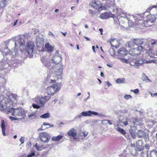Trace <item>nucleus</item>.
Here are the masks:
<instances>
[{
    "instance_id": "obj_1",
    "label": "nucleus",
    "mask_w": 157,
    "mask_h": 157,
    "mask_svg": "<svg viewBox=\"0 0 157 157\" xmlns=\"http://www.w3.org/2000/svg\"><path fill=\"white\" fill-rule=\"evenodd\" d=\"M19 97L15 94L12 93L7 98L4 99L0 96V110L7 109L9 112L13 110V108L17 102Z\"/></svg>"
},
{
    "instance_id": "obj_2",
    "label": "nucleus",
    "mask_w": 157,
    "mask_h": 157,
    "mask_svg": "<svg viewBox=\"0 0 157 157\" xmlns=\"http://www.w3.org/2000/svg\"><path fill=\"white\" fill-rule=\"evenodd\" d=\"M103 1L106 2V5L108 7H113V9L116 10L117 13V16L121 17V16H123L124 17H127V13L120 8H116L115 6L114 0H103Z\"/></svg>"
},
{
    "instance_id": "obj_3",
    "label": "nucleus",
    "mask_w": 157,
    "mask_h": 157,
    "mask_svg": "<svg viewBox=\"0 0 157 157\" xmlns=\"http://www.w3.org/2000/svg\"><path fill=\"white\" fill-rule=\"evenodd\" d=\"M24 38L23 36H18L15 37L16 41L15 42V46L13 49L12 50L11 53L13 54L14 53L15 55H16L17 53L18 50V47L17 43H19L20 48L24 46L25 42Z\"/></svg>"
},
{
    "instance_id": "obj_4",
    "label": "nucleus",
    "mask_w": 157,
    "mask_h": 157,
    "mask_svg": "<svg viewBox=\"0 0 157 157\" xmlns=\"http://www.w3.org/2000/svg\"><path fill=\"white\" fill-rule=\"evenodd\" d=\"M50 98L51 97L49 95L45 96L44 97L42 95H39L35 98L34 101L36 104L40 105L41 107H44L45 103L48 101Z\"/></svg>"
},
{
    "instance_id": "obj_5",
    "label": "nucleus",
    "mask_w": 157,
    "mask_h": 157,
    "mask_svg": "<svg viewBox=\"0 0 157 157\" xmlns=\"http://www.w3.org/2000/svg\"><path fill=\"white\" fill-rule=\"evenodd\" d=\"M61 85L60 83L55 84L53 86L47 88V92L48 95H53L57 92L60 89Z\"/></svg>"
},
{
    "instance_id": "obj_6",
    "label": "nucleus",
    "mask_w": 157,
    "mask_h": 157,
    "mask_svg": "<svg viewBox=\"0 0 157 157\" xmlns=\"http://www.w3.org/2000/svg\"><path fill=\"white\" fill-rule=\"evenodd\" d=\"M156 43V41L152 39H149L148 40V48H149V51H148V56H149L151 58H155V56L157 55H155L154 51L153 49Z\"/></svg>"
},
{
    "instance_id": "obj_7",
    "label": "nucleus",
    "mask_w": 157,
    "mask_h": 157,
    "mask_svg": "<svg viewBox=\"0 0 157 157\" xmlns=\"http://www.w3.org/2000/svg\"><path fill=\"white\" fill-rule=\"evenodd\" d=\"M13 107L14 106L13 108V110L11 112H9L7 109H5L3 111L6 112L8 114L11 113L13 116H22L24 114V111L22 108L19 107L17 109H14Z\"/></svg>"
},
{
    "instance_id": "obj_8",
    "label": "nucleus",
    "mask_w": 157,
    "mask_h": 157,
    "mask_svg": "<svg viewBox=\"0 0 157 157\" xmlns=\"http://www.w3.org/2000/svg\"><path fill=\"white\" fill-rule=\"evenodd\" d=\"M43 64L47 68H49L50 70L54 68L55 65H52V63H51L50 61L49 58L48 56H46L42 57L41 59Z\"/></svg>"
},
{
    "instance_id": "obj_9",
    "label": "nucleus",
    "mask_w": 157,
    "mask_h": 157,
    "mask_svg": "<svg viewBox=\"0 0 157 157\" xmlns=\"http://www.w3.org/2000/svg\"><path fill=\"white\" fill-rule=\"evenodd\" d=\"M39 136L40 140L44 142H48L50 139L49 135L45 132L40 133Z\"/></svg>"
},
{
    "instance_id": "obj_10",
    "label": "nucleus",
    "mask_w": 157,
    "mask_h": 157,
    "mask_svg": "<svg viewBox=\"0 0 157 157\" xmlns=\"http://www.w3.org/2000/svg\"><path fill=\"white\" fill-rule=\"evenodd\" d=\"M55 74L50 73L48 75L46 78V81L47 82L50 83H55L56 79L58 77Z\"/></svg>"
},
{
    "instance_id": "obj_11",
    "label": "nucleus",
    "mask_w": 157,
    "mask_h": 157,
    "mask_svg": "<svg viewBox=\"0 0 157 157\" xmlns=\"http://www.w3.org/2000/svg\"><path fill=\"white\" fill-rule=\"evenodd\" d=\"M130 146L132 147H134L136 151H141L142 148V142L140 140H138L136 142V144L133 143H131Z\"/></svg>"
},
{
    "instance_id": "obj_12",
    "label": "nucleus",
    "mask_w": 157,
    "mask_h": 157,
    "mask_svg": "<svg viewBox=\"0 0 157 157\" xmlns=\"http://www.w3.org/2000/svg\"><path fill=\"white\" fill-rule=\"evenodd\" d=\"M144 61L142 59H139L138 60L133 59L132 61L130 60L129 63L131 66H133L136 68L141 66L143 63Z\"/></svg>"
},
{
    "instance_id": "obj_13",
    "label": "nucleus",
    "mask_w": 157,
    "mask_h": 157,
    "mask_svg": "<svg viewBox=\"0 0 157 157\" xmlns=\"http://www.w3.org/2000/svg\"><path fill=\"white\" fill-rule=\"evenodd\" d=\"M34 45L33 42L31 41H28L26 44L25 50L29 54H31L34 50Z\"/></svg>"
},
{
    "instance_id": "obj_14",
    "label": "nucleus",
    "mask_w": 157,
    "mask_h": 157,
    "mask_svg": "<svg viewBox=\"0 0 157 157\" xmlns=\"http://www.w3.org/2000/svg\"><path fill=\"white\" fill-rule=\"evenodd\" d=\"M148 13L157 16V4L155 5H151L148 8Z\"/></svg>"
},
{
    "instance_id": "obj_15",
    "label": "nucleus",
    "mask_w": 157,
    "mask_h": 157,
    "mask_svg": "<svg viewBox=\"0 0 157 157\" xmlns=\"http://www.w3.org/2000/svg\"><path fill=\"white\" fill-rule=\"evenodd\" d=\"M90 4L91 6L96 9L99 10L101 9L103 10L102 7L101 6V4L98 1H97L94 2H91Z\"/></svg>"
},
{
    "instance_id": "obj_16",
    "label": "nucleus",
    "mask_w": 157,
    "mask_h": 157,
    "mask_svg": "<svg viewBox=\"0 0 157 157\" xmlns=\"http://www.w3.org/2000/svg\"><path fill=\"white\" fill-rule=\"evenodd\" d=\"M100 17L102 19H107L109 18V17H112L114 18V21L116 20V18L115 17L114 15V14H110L109 13L106 12L101 13L100 16Z\"/></svg>"
},
{
    "instance_id": "obj_17",
    "label": "nucleus",
    "mask_w": 157,
    "mask_h": 157,
    "mask_svg": "<svg viewBox=\"0 0 157 157\" xmlns=\"http://www.w3.org/2000/svg\"><path fill=\"white\" fill-rule=\"evenodd\" d=\"M62 57L58 55L54 56L51 59L52 62L56 64H58L62 60Z\"/></svg>"
},
{
    "instance_id": "obj_18",
    "label": "nucleus",
    "mask_w": 157,
    "mask_h": 157,
    "mask_svg": "<svg viewBox=\"0 0 157 157\" xmlns=\"http://www.w3.org/2000/svg\"><path fill=\"white\" fill-rule=\"evenodd\" d=\"M82 115L84 117L90 116L92 115H94L96 116L98 115V113L89 110L86 111H84L81 113Z\"/></svg>"
},
{
    "instance_id": "obj_19",
    "label": "nucleus",
    "mask_w": 157,
    "mask_h": 157,
    "mask_svg": "<svg viewBox=\"0 0 157 157\" xmlns=\"http://www.w3.org/2000/svg\"><path fill=\"white\" fill-rule=\"evenodd\" d=\"M156 20L155 16L153 14L148 15V27L152 25V24H149L148 23H153Z\"/></svg>"
},
{
    "instance_id": "obj_20",
    "label": "nucleus",
    "mask_w": 157,
    "mask_h": 157,
    "mask_svg": "<svg viewBox=\"0 0 157 157\" xmlns=\"http://www.w3.org/2000/svg\"><path fill=\"white\" fill-rule=\"evenodd\" d=\"M128 21V22L129 21H131L129 20L128 18L127 17H124L123 16H121L118 19V22H119L120 24H124L126 22Z\"/></svg>"
},
{
    "instance_id": "obj_21",
    "label": "nucleus",
    "mask_w": 157,
    "mask_h": 157,
    "mask_svg": "<svg viewBox=\"0 0 157 157\" xmlns=\"http://www.w3.org/2000/svg\"><path fill=\"white\" fill-rule=\"evenodd\" d=\"M128 122L127 119L124 118V117H121L119 119V122L117 125H123V124L124 126H126L128 125Z\"/></svg>"
},
{
    "instance_id": "obj_22",
    "label": "nucleus",
    "mask_w": 157,
    "mask_h": 157,
    "mask_svg": "<svg viewBox=\"0 0 157 157\" xmlns=\"http://www.w3.org/2000/svg\"><path fill=\"white\" fill-rule=\"evenodd\" d=\"M63 67V65H60V67H57V69L56 70V74L58 77H60L62 76V75L61 74L62 73Z\"/></svg>"
},
{
    "instance_id": "obj_23",
    "label": "nucleus",
    "mask_w": 157,
    "mask_h": 157,
    "mask_svg": "<svg viewBox=\"0 0 157 157\" xmlns=\"http://www.w3.org/2000/svg\"><path fill=\"white\" fill-rule=\"evenodd\" d=\"M117 52L119 54L120 56H123L126 55L128 52L127 51H126L124 48H121L118 49Z\"/></svg>"
},
{
    "instance_id": "obj_24",
    "label": "nucleus",
    "mask_w": 157,
    "mask_h": 157,
    "mask_svg": "<svg viewBox=\"0 0 157 157\" xmlns=\"http://www.w3.org/2000/svg\"><path fill=\"white\" fill-rule=\"evenodd\" d=\"M67 135L70 136L74 137L77 135V132L74 128H72L68 132Z\"/></svg>"
},
{
    "instance_id": "obj_25",
    "label": "nucleus",
    "mask_w": 157,
    "mask_h": 157,
    "mask_svg": "<svg viewBox=\"0 0 157 157\" xmlns=\"http://www.w3.org/2000/svg\"><path fill=\"white\" fill-rule=\"evenodd\" d=\"M133 42L134 44L138 46L144 43L143 40L140 38L134 39Z\"/></svg>"
},
{
    "instance_id": "obj_26",
    "label": "nucleus",
    "mask_w": 157,
    "mask_h": 157,
    "mask_svg": "<svg viewBox=\"0 0 157 157\" xmlns=\"http://www.w3.org/2000/svg\"><path fill=\"white\" fill-rule=\"evenodd\" d=\"M46 50L48 52H51L53 50V47L49 43H46L45 45Z\"/></svg>"
},
{
    "instance_id": "obj_27",
    "label": "nucleus",
    "mask_w": 157,
    "mask_h": 157,
    "mask_svg": "<svg viewBox=\"0 0 157 157\" xmlns=\"http://www.w3.org/2000/svg\"><path fill=\"white\" fill-rule=\"evenodd\" d=\"M114 128L117 131L121 132V133L123 135H125L126 134V132L123 129L119 127L118 125H117V126H115L114 127Z\"/></svg>"
},
{
    "instance_id": "obj_28",
    "label": "nucleus",
    "mask_w": 157,
    "mask_h": 157,
    "mask_svg": "<svg viewBox=\"0 0 157 157\" xmlns=\"http://www.w3.org/2000/svg\"><path fill=\"white\" fill-rule=\"evenodd\" d=\"M1 127L2 128V130L3 133V135L4 136H5L6 135L5 133V129L6 127L5 124V122L4 121V120H2L1 121Z\"/></svg>"
},
{
    "instance_id": "obj_29",
    "label": "nucleus",
    "mask_w": 157,
    "mask_h": 157,
    "mask_svg": "<svg viewBox=\"0 0 157 157\" xmlns=\"http://www.w3.org/2000/svg\"><path fill=\"white\" fill-rule=\"evenodd\" d=\"M146 133L142 130H138L137 132V135L138 138H141L145 136Z\"/></svg>"
},
{
    "instance_id": "obj_30",
    "label": "nucleus",
    "mask_w": 157,
    "mask_h": 157,
    "mask_svg": "<svg viewBox=\"0 0 157 157\" xmlns=\"http://www.w3.org/2000/svg\"><path fill=\"white\" fill-rule=\"evenodd\" d=\"M63 137V136L62 135H58L56 136H53L52 137V141H58L62 139Z\"/></svg>"
},
{
    "instance_id": "obj_31",
    "label": "nucleus",
    "mask_w": 157,
    "mask_h": 157,
    "mask_svg": "<svg viewBox=\"0 0 157 157\" xmlns=\"http://www.w3.org/2000/svg\"><path fill=\"white\" fill-rule=\"evenodd\" d=\"M6 77H0V83L1 85H4L6 83Z\"/></svg>"
},
{
    "instance_id": "obj_32",
    "label": "nucleus",
    "mask_w": 157,
    "mask_h": 157,
    "mask_svg": "<svg viewBox=\"0 0 157 157\" xmlns=\"http://www.w3.org/2000/svg\"><path fill=\"white\" fill-rule=\"evenodd\" d=\"M133 124L138 125H140L142 124L140 121L136 118L133 119Z\"/></svg>"
},
{
    "instance_id": "obj_33",
    "label": "nucleus",
    "mask_w": 157,
    "mask_h": 157,
    "mask_svg": "<svg viewBox=\"0 0 157 157\" xmlns=\"http://www.w3.org/2000/svg\"><path fill=\"white\" fill-rule=\"evenodd\" d=\"M133 49L135 51L136 50L138 51H144V50H146V48L145 47H143L141 45H140L136 49Z\"/></svg>"
},
{
    "instance_id": "obj_34",
    "label": "nucleus",
    "mask_w": 157,
    "mask_h": 157,
    "mask_svg": "<svg viewBox=\"0 0 157 157\" xmlns=\"http://www.w3.org/2000/svg\"><path fill=\"white\" fill-rule=\"evenodd\" d=\"M150 157H157V151L152 150L150 153Z\"/></svg>"
},
{
    "instance_id": "obj_35",
    "label": "nucleus",
    "mask_w": 157,
    "mask_h": 157,
    "mask_svg": "<svg viewBox=\"0 0 157 157\" xmlns=\"http://www.w3.org/2000/svg\"><path fill=\"white\" fill-rule=\"evenodd\" d=\"M125 79L124 78H119L116 79V82L118 84H122L124 83Z\"/></svg>"
},
{
    "instance_id": "obj_36",
    "label": "nucleus",
    "mask_w": 157,
    "mask_h": 157,
    "mask_svg": "<svg viewBox=\"0 0 157 157\" xmlns=\"http://www.w3.org/2000/svg\"><path fill=\"white\" fill-rule=\"evenodd\" d=\"M36 113L35 112H32L31 114L28 115V118L32 120L35 119L36 117Z\"/></svg>"
},
{
    "instance_id": "obj_37",
    "label": "nucleus",
    "mask_w": 157,
    "mask_h": 157,
    "mask_svg": "<svg viewBox=\"0 0 157 157\" xmlns=\"http://www.w3.org/2000/svg\"><path fill=\"white\" fill-rule=\"evenodd\" d=\"M10 52H11V51H10L8 48L6 47V48L4 50V51L2 52V54L4 56V53L6 55H7Z\"/></svg>"
},
{
    "instance_id": "obj_38",
    "label": "nucleus",
    "mask_w": 157,
    "mask_h": 157,
    "mask_svg": "<svg viewBox=\"0 0 157 157\" xmlns=\"http://www.w3.org/2000/svg\"><path fill=\"white\" fill-rule=\"evenodd\" d=\"M146 13L145 12H144L143 14L140 15V16L142 17L143 18V19L144 21V24H145V22L147 23V16L145 15V13Z\"/></svg>"
},
{
    "instance_id": "obj_39",
    "label": "nucleus",
    "mask_w": 157,
    "mask_h": 157,
    "mask_svg": "<svg viewBox=\"0 0 157 157\" xmlns=\"http://www.w3.org/2000/svg\"><path fill=\"white\" fill-rule=\"evenodd\" d=\"M50 116V114L48 113H46L40 116V117L42 118L46 119L49 118Z\"/></svg>"
},
{
    "instance_id": "obj_40",
    "label": "nucleus",
    "mask_w": 157,
    "mask_h": 157,
    "mask_svg": "<svg viewBox=\"0 0 157 157\" xmlns=\"http://www.w3.org/2000/svg\"><path fill=\"white\" fill-rule=\"evenodd\" d=\"M6 3V0H0V6L1 7H3Z\"/></svg>"
},
{
    "instance_id": "obj_41",
    "label": "nucleus",
    "mask_w": 157,
    "mask_h": 157,
    "mask_svg": "<svg viewBox=\"0 0 157 157\" xmlns=\"http://www.w3.org/2000/svg\"><path fill=\"white\" fill-rule=\"evenodd\" d=\"M133 42L128 41L126 44V46L129 48H131L133 46Z\"/></svg>"
},
{
    "instance_id": "obj_42",
    "label": "nucleus",
    "mask_w": 157,
    "mask_h": 157,
    "mask_svg": "<svg viewBox=\"0 0 157 157\" xmlns=\"http://www.w3.org/2000/svg\"><path fill=\"white\" fill-rule=\"evenodd\" d=\"M13 19V17L11 16L10 15H9L7 17V20L8 21L10 22L12 21Z\"/></svg>"
},
{
    "instance_id": "obj_43",
    "label": "nucleus",
    "mask_w": 157,
    "mask_h": 157,
    "mask_svg": "<svg viewBox=\"0 0 157 157\" xmlns=\"http://www.w3.org/2000/svg\"><path fill=\"white\" fill-rule=\"evenodd\" d=\"M88 133V132L86 131L81 132L80 133V135L81 136H83L84 137H85L87 135Z\"/></svg>"
},
{
    "instance_id": "obj_44",
    "label": "nucleus",
    "mask_w": 157,
    "mask_h": 157,
    "mask_svg": "<svg viewBox=\"0 0 157 157\" xmlns=\"http://www.w3.org/2000/svg\"><path fill=\"white\" fill-rule=\"evenodd\" d=\"M32 106L34 108L39 109L40 108V105H39L38 104H36L35 103H33L32 104Z\"/></svg>"
},
{
    "instance_id": "obj_45",
    "label": "nucleus",
    "mask_w": 157,
    "mask_h": 157,
    "mask_svg": "<svg viewBox=\"0 0 157 157\" xmlns=\"http://www.w3.org/2000/svg\"><path fill=\"white\" fill-rule=\"evenodd\" d=\"M43 125L44 126L48 125L49 126V127H47V128H48L49 127H53L54 125L53 124H50L48 123L47 122H44L43 123Z\"/></svg>"
},
{
    "instance_id": "obj_46",
    "label": "nucleus",
    "mask_w": 157,
    "mask_h": 157,
    "mask_svg": "<svg viewBox=\"0 0 157 157\" xmlns=\"http://www.w3.org/2000/svg\"><path fill=\"white\" fill-rule=\"evenodd\" d=\"M124 98L126 100H128L129 99L132 98V96L130 95L125 94L124 97Z\"/></svg>"
},
{
    "instance_id": "obj_47",
    "label": "nucleus",
    "mask_w": 157,
    "mask_h": 157,
    "mask_svg": "<svg viewBox=\"0 0 157 157\" xmlns=\"http://www.w3.org/2000/svg\"><path fill=\"white\" fill-rule=\"evenodd\" d=\"M117 42V40H116L115 39H111L110 40V43L111 44V45L112 46L115 47H116V46H115L114 45H113V44L112 42Z\"/></svg>"
},
{
    "instance_id": "obj_48",
    "label": "nucleus",
    "mask_w": 157,
    "mask_h": 157,
    "mask_svg": "<svg viewBox=\"0 0 157 157\" xmlns=\"http://www.w3.org/2000/svg\"><path fill=\"white\" fill-rule=\"evenodd\" d=\"M120 59L122 62L125 63H128V60L125 59L123 58H120Z\"/></svg>"
},
{
    "instance_id": "obj_49",
    "label": "nucleus",
    "mask_w": 157,
    "mask_h": 157,
    "mask_svg": "<svg viewBox=\"0 0 157 157\" xmlns=\"http://www.w3.org/2000/svg\"><path fill=\"white\" fill-rule=\"evenodd\" d=\"M38 32V30L36 29H33L31 31V33L35 35L37 32Z\"/></svg>"
},
{
    "instance_id": "obj_50",
    "label": "nucleus",
    "mask_w": 157,
    "mask_h": 157,
    "mask_svg": "<svg viewBox=\"0 0 157 157\" xmlns=\"http://www.w3.org/2000/svg\"><path fill=\"white\" fill-rule=\"evenodd\" d=\"M142 79L143 81H146L147 80V77L144 73H143L142 75Z\"/></svg>"
},
{
    "instance_id": "obj_51",
    "label": "nucleus",
    "mask_w": 157,
    "mask_h": 157,
    "mask_svg": "<svg viewBox=\"0 0 157 157\" xmlns=\"http://www.w3.org/2000/svg\"><path fill=\"white\" fill-rule=\"evenodd\" d=\"M35 146L37 150L38 151H41L42 150V147H41L37 146L36 144L35 145Z\"/></svg>"
},
{
    "instance_id": "obj_52",
    "label": "nucleus",
    "mask_w": 157,
    "mask_h": 157,
    "mask_svg": "<svg viewBox=\"0 0 157 157\" xmlns=\"http://www.w3.org/2000/svg\"><path fill=\"white\" fill-rule=\"evenodd\" d=\"M130 134L132 137L134 139L136 138L137 136V134H136L134 132H131L130 133Z\"/></svg>"
},
{
    "instance_id": "obj_53",
    "label": "nucleus",
    "mask_w": 157,
    "mask_h": 157,
    "mask_svg": "<svg viewBox=\"0 0 157 157\" xmlns=\"http://www.w3.org/2000/svg\"><path fill=\"white\" fill-rule=\"evenodd\" d=\"M82 116L81 114V113L80 114L77 115L75 117L74 119L73 120V121H75L76 119H77L78 118H80Z\"/></svg>"
},
{
    "instance_id": "obj_54",
    "label": "nucleus",
    "mask_w": 157,
    "mask_h": 157,
    "mask_svg": "<svg viewBox=\"0 0 157 157\" xmlns=\"http://www.w3.org/2000/svg\"><path fill=\"white\" fill-rule=\"evenodd\" d=\"M19 140L21 142V144H23L24 142V137L21 136Z\"/></svg>"
},
{
    "instance_id": "obj_55",
    "label": "nucleus",
    "mask_w": 157,
    "mask_h": 157,
    "mask_svg": "<svg viewBox=\"0 0 157 157\" xmlns=\"http://www.w3.org/2000/svg\"><path fill=\"white\" fill-rule=\"evenodd\" d=\"M35 153L34 152H32L28 155L27 157H32L35 155Z\"/></svg>"
},
{
    "instance_id": "obj_56",
    "label": "nucleus",
    "mask_w": 157,
    "mask_h": 157,
    "mask_svg": "<svg viewBox=\"0 0 157 157\" xmlns=\"http://www.w3.org/2000/svg\"><path fill=\"white\" fill-rule=\"evenodd\" d=\"M133 92L135 94H138L139 92V90L138 89H136L133 90Z\"/></svg>"
},
{
    "instance_id": "obj_57",
    "label": "nucleus",
    "mask_w": 157,
    "mask_h": 157,
    "mask_svg": "<svg viewBox=\"0 0 157 157\" xmlns=\"http://www.w3.org/2000/svg\"><path fill=\"white\" fill-rule=\"evenodd\" d=\"M147 63H156V62L155 60L153 59L151 60H150L149 61H148Z\"/></svg>"
},
{
    "instance_id": "obj_58",
    "label": "nucleus",
    "mask_w": 157,
    "mask_h": 157,
    "mask_svg": "<svg viewBox=\"0 0 157 157\" xmlns=\"http://www.w3.org/2000/svg\"><path fill=\"white\" fill-rule=\"evenodd\" d=\"M106 84H107L108 86L109 87L112 86V84L110 83L108 81L105 82Z\"/></svg>"
},
{
    "instance_id": "obj_59",
    "label": "nucleus",
    "mask_w": 157,
    "mask_h": 157,
    "mask_svg": "<svg viewBox=\"0 0 157 157\" xmlns=\"http://www.w3.org/2000/svg\"><path fill=\"white\" fill-rule=\"evenodd\" d=\"M48 35L51 36H52L54 38L55 37V36L53 34V33L52 32H49L48 33Z\"/></svg>"
},
{
    "instance_id": "obj_60",
    "label": "nucleus",
    "mask_w": 157,
    "mask_h": 157,
    "mask_svg": "<svg viewBox=\"0 0 157 157\" xmlns=\"http://www.w3.org/2000/svg\"><path fill=\"white\" fill-rule=\"evenodd\" d=\"M89 12L90 13L93 15L94 13V12L92 10L89 9Z\"/></svg>"
},
{
    "instance_id": "obj_61",
    "label": "nucleus",
    "mask_w": 157,
    "mask_h": 157,
    "mask_svg": "<svg viewBox=\"0 0 157 157\" xmlns=\"http://www.w3.org/2000/svg\"><path fill=\"white\" fill-rule=\"evenodd\" d=\"M10 119L12 121H14V120H17V119H16L15 118L13 117H12L11 116H10L9 117Z\"/></svg>"
},
{
    "instance_id": "obj_62",
    "label": "nucleus",
    "mask_w": 157,
    "mask_h": 157,
    "mask_svg": "<svg viewBox=\"0 0 157 157\" xmlns=\"http://www.w3.org/2000/svg\"><path fill=\"white\" fill-rule=\"evenodd\" d=\"M105 121H106L107 122V123L109 125H112V123L110 122V120H105Z\"/></svg>"
},
{
    "instance_id": "obj_63",
    "label": "nucleus",
    "mask_w": 157,
    "mask_h": 157,
    "mask_svg": "<svg viewBox=\"0 0 157 157\" xmlns=\"http://www.w3.org/2000/svg\"><path fill=\"white\" fill-rule=\"evenodd\" d=\"M44 130V129L43 128V126H42L40 128H39L38 129L37 131H42V130Z\"/></svg>"
},
{
    "instance_id": "obj_64",
    "label": "nucleus",
    "mask_w": 157,
    "mask_h": 157,
    "mask_svg": "<svg viewBox=\"0 0 157 157\" xmlns=\"http://www.w3.org/2000/svg\"><path fill=\"white\" fill-rule=\"evenodd\" d=\"M150 94H151V96L152 97H153V96H157V93H154L153 94H151V93H150Z\"/></svg>"
}]
</instances>
